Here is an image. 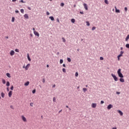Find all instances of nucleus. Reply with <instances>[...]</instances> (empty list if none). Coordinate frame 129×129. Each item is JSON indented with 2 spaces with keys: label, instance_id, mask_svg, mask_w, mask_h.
Returning a JSON list of instances; mask_svg holds the SVG:
<instances>
[{
  "label": "nucleus",
  "instance_id": "obj_4",
  "mask_svg": "<svg viewBox=\"0 0 129 129\" xmlns=\"http://www.w3.org/2000/svg\"><path fill=\"white\" fill-rule=\"evenodd\" d=\"M83 6H84V8L85 9V10H86V11H88V6L87 5V4L84 3V4H83Z\"/></svg>",
  "mask_w": 129,
  "mask_h": 129
},
{
  "label": "nucleus",
  "instance_id": "obj_19",
  "mask_svg": "<svg viewBox=\"0 0 129 129\" xmlns=\"http://www.w3.org/2000/svg\"><path fill=\"white\" fill-rule=\"evenodd\" d=\"M1 96L3 97V98H4V97H5V93L3 92L1 93Z\"/></svg>",
  "mask_w": 129,
  "mask_h": 129
},
{
  "label": "nucleus",
  "instance_id": "obj_24",
  "mask_svg": "<svg viewBox=\"0 0 129 129\" xmlns=\"http://www.w3.org/2000/svg\"><path fill=\"white\" fill-rule=\"evenodd\" d=\"M104 3L106 4V5H108V1L107 0H104Z\"/></svg>",
  "mask_w": 129,
  "mask_h": 129
},
{
  "label": "nucleus",
  "instance_id": "obj_45",
  "mask_svg": "<svg viewBox=\"0 0 129 129\" xmlns=\"http://www.w3.org/2000/svg\"><path fill=\"white\" fill-rule=\"evenodd\" d=\"M46 15H47V16H49V15H50V13H49V12H46Z\"/></svg>",
  "mask_w": 129,
  "mask_h": 129
},
{
  "label": "nucleus",
  "instance_id": "obj_41",
  "mask_svg": "<svg viewBox=\"0 0 129 129\" xmlns=\"http://www.w3.org/2000/svg\"><path fill=\"white\" fill-rule=\"evenodd\" d=\"M60 7H64V3H61Z\"/></svg>",
  "mask_w": 129,
  "mask_h": 129
},
{
  "label": "nucleus",
  "instance_id": "obj_27",
  "mask_svg": "<svg viewBox=\"0 0 129 129\" xmlns=\"http://www.w3.org/2000/svg\"><path fill=\"white\" fill-rule=\"evenodd\" d=\"M20 11H21V13H22V14H24V9H21L20 10Z\"/></svg>",
  "mask_w": 129,
  "mask_h": 129
},
{
  "label": "nucleus",
  "instance_id": "obj_10",
  "mask_svg": "<svg viewBox=\"0 0 129 129\" xmlns=\"http://www.w3.org/2000/svg\"><path fill=\"white\" fill-rule=\"evenodd\" d=\"M12 94H13V91H10L8 94L9 97H12Z\"/></svg>",
  "mask_w": 129,
  "mask_h": 129
},
{
  "label": "nucleus",
  "instance_id": "obj_20",
  "mask_svg": "<svg viewBox=\"0 0 129 129\" xmlns=\"http://www.w3.org/2000/svg\"><path fill=\"white\" fill-rule=\"evenodd\" d=\"M62 42H63V43H65V42H66V40L65 39V38L64 37H62Z\"/></svg>",
  "mask_w": 129,
  "mask_h": 129
},
{
  "label": "nucleus",
  "instance_id": "obj_13",
  "mask_svg": "<svg viewBox=\"0 0 129 129\" xmlns=\"http://www.w3.org/2000/svg\"><path fill=\"white\" fill-rule=\"evenodd\" d=\"M115 9L116 13H120V11H119V10H117L116 7H115Z\"/></svg>",
  "mask_w": 129,
  "mask_h": 129
},
{
  "label": "nucleus",
  "instance_id": "obj_55",
  "mask_svg": "<svg viewBox=\"0 0 129 129\" xmlns=\"http://www.w3.org/2000/svg\"><path fill=\"white\" fill-rule=\"evenodd\" d=\"M62 66L63 67H66V65H65V64H63Z\"/></svg>",
  "mask_w": 129,
  "mask_h": 129
},
{
  "label": "nucleus",
  "instance_id": "obj_12",
  "mask_svg": "<svg viewBox=\"0 0 129 129\" xmlns=\"http://www.w3.org/2000/svg\"><path fill=\"white\" fill-rule=\"evenodd\" d=\"M117 112H118L121 116L123 115V113H122V112L120 110H117Z\"/></svg>",
  "mask_w": 129,
  "mask_h": 129
},
{
  "label": "nucleus",
  "instance_id": "obj_61",
  "mask_svg": "<svg viewBox=\"0 0 129 129\" xmlns=\"http://www.w3.org/2000/svg\"><path fill=\"white\" fill-rule=\"evenodd\" d=\"M59 52L56 53V55H59Z\"/></svg>",
  "mask_w": 129,
  "mask_h": 129
},
{
  "label": "nucleus",
  "instance_id": "obj_2",
  "mask_svg": "<svg viewBox=\"0 0 129 129\" xmlns=\"http://www.w3.org/2000/svg\"><path fill=\"white\" fill-rule=\"evenodd\" d=\"M111 76L113 77L115 81H117L118 79H117V77L115 76V75L113 74H111Z\"/></svg>",
  "mask_w": 129,
  "mask_h": 129
},
{
  "label": "nucleus",
  "instance_id": "obj_43",
  "mask_svg": "<svg viewBox=\"0 0 129 129\" xmlns=\"http://www.w3.org/2000/svg\"><path fill=\"white\" fill-rule=\"evenodd\" d=\"M124 10L125 11V12H127V8L125 7L124 8Z\"/></svg>",
  "mask_w": 129,
  "mask_h": 129
},
{
  "label": "nucleus",
  "instance_id": "obj_1",
  "mask_svg": "<svg viewBox=\"0 0 129 129\" xmlns=\"http://www.w3.org/2000/svg\"><path fill=\"white\" fill-rule=\"evenodd\" d=\"M120 71H121V70L120 69H118L117 71V74L119 77H120V78H123V75L121 74Z\"/></svg>",
  "mask_w": 129,
  "mask_h": 129
},
{
  "label": "nucleus",
  "instance_id": "obj_5",
  "mask_svg": "<svg viewBox=\"0 0 129 129\" xmlns=\"http://www.w3.org/2000/svg\"><path fill=\"white\" fill-rule=\"evenodd\" d=\"M33 33L35 36H37V37H39L40 34L38 32H37L36 31H34Z\"/></svg>",
  "mask_w": 129,
  "mask_h": 129
},
{
  "label": "nucleus",
  "instance_id": "obj_60",
  "mask_svg": "<svg viewBox=\"0 0 129 129\" xmlns=\"http://www.w3.org/2000/svg\"><path fill=\"white\" fill-rule=\"evenodd\" d=\"M62 111V110H60V111H59L58 113H60V112H61Z\"/></svg>",
  "mask_w": 129,
  "mask_h": 129
},
{
  "label": "nucleus",
  "instance_id": "obj_30",
  "mask_svg": "<svg viewBox=\"0 0 129 129\" xmlns=\"http://www.w3.org/2000/svg\"><path fill=\"white\" fill-rule=\"evenodd\" d=\"M67 60H68V62H71V58L68 57Z\"/></svg>",
  "mask_w": 129,
  "mask_h": 129
},
{
  "label": "nucleus",
  "instance_id": "obj_62",
  "mask_svg": "<svg viewBox=\"0 0 129 129\" xmlns=\"http://www.w3.org/2000/svg\"><path fill=\"white\" fill-rule=\"evenodd\" d=\"M30 36H31V37H33V34H30Z\"/></svg>",
  "mask_w": 129,
  "mask_h": 129
},
{
  "label": "nucleus",
  "instance_id": "obj_32",
  "mask_svg": "<svg viewBox=\"0 0 129 129\" xmlns=\"http://www.w3.org/2000/svg\"><path fill=\"white\" fill-rule=\"evenodd\" d=\"M12 22L13 23H14V22H15V18H14V17H12Z\"/></svg>",
  "mask_w": 129,
  "mask_h": 129
},
{
  "label": "nucleus",
  "instance_id": "obj_31",
  "mask_svg": "<svg viewBox=\"0 0 129 129\" xmlns=\"http://www.w3.org/2000/svg\"><path fill=\"white\" fill-rule=\"evenodd\" d=\"M53 102H56V98L55 97L53 98Z\"/></svg>",
  "mask_w": 129,
  "mask_h": 129
},
{
  "label": "nucleus",
  "instance_id": "obj_11",
  "mask_svg": "<svg viewBox=\"0 0 129 129\" xmlns=\"http://www.w3.org/2000/svg\"><path fill=\"white\" fill-rule=\"evenodd\" d=\"M123 51H120V54H119L118 55V57H120H120H122V54H123Z\"/></svg>",
  "mask_w": 129,
  "mask_h": 129
},
{
  "label": "nucleus",
  "instance_id": "obj_36",
  "mask_svg": "<svg viewBox=\"0 0 129 129\" xmlns=\"http://www.w3.org/2000/svg\"><path fill=\"white\" fill-rule=\"evenodd\" d=\"M126 48H129V44H126L125 45Z\"/></svg>",
  "mask_w": 129,
  "mask_h": 129
},
{
  "label": "nucleus",
  "instance_id": "obj_49",
  "mask_svg": "<svg viewBox=\"0 0 129 129\" xmlns=\"http://www.w3.org/2000/svg\"><path fill=\"white\" fill-rule=\"evenodd\" d=\"M15 13H16V14H18L19 11H18V10L15 11Z\"/></svg>",
  "mask_w": 129,
  "mask_h": 129
},
{
  "label": "nucleus",
  "instance_id": "obj_56",
  "mask_svg": "<svg viewBox=\"0 0 129 129\" xmlns=\"http://www.w3.org/2000/svg\"><path fill=\"white\" fill-rule=\"evenodd\" d=\"M33 33L35 32V31H36V30H35V28H33Z\"/></svg>",
  "mask_w": 129,
  "mask_h": 129
},
{
  "label": "nucleus",
  "instance_id": "obj_28",
  "mask_svg": "<svg viewBox=\"0 0 129 129\" xmlns=\"http://www.w3.org/2000/svg\"><path fill=\"white\" fill-rule=\"evenodd\" d=\"M86 24H87V26H90V23H89V22L88 21H87L86 22Z\"/></svg>",
  "mask_w": 129,
  "mask_h": 129
},
{
  "label": "nucleus",
  "instance_id": "obj_44",
  "mask_svg": "<svg viewBox=\"0 0 129 129\" xmlns=\"http://www.w3.org/2000/svg\"><path fill=\"white\" fill-rule=\"evenodd\" d=\"M56 22H57V23H60V21L59 20V19H56Z\"/></svg>",
  "mask_w": 129,
  "mask_h": 129
},
{
  "label": "nucleus",
  "instance_id": "obj_35",
  "mask_svg": "<svg viewBox=\"0 0 129 129\" xmlns=\"http://www.w3.org/2000/svg\"><path fill=\"white\" fill-rule=\"evenodd\" d=\"M75 76H76V77H78V72L76 73Z\"/></svg>",
  "mask_w": 129,
  "mask_h": 129
},
{
  "label": "nucleus",
  "instance_id": "obj_33",
  "mask_svg": "<svg viewBox=\"0 0 129 129\" xmlns=\"http://www.w3.org/2000/svg\"><path fill=\"white\" fill-rule=\"evenodd\" d=\"M59 63H60V64H62L63 63V59H60Z\"/></svg>",
  "mask_w": 129,
  "mask_h": 129
},
{
  "label": "nucleus",
  "instance_id": "obj_26",
  "mask_svg": "<svg viewBox=\"0 0 129 129\" xmlns=\"http://www.w3.org/2000/svg\"><path fill=\"white\" fill-rule=\"evenodd\" d=\"M71 22H72V23H75V19H72L71 20Z\"/></svg>",
  "mask_w": 129,
  "mask_h": 129
},
{
  "label": "nucleus",
  "instance_id": "obj_39",
  "mask_svg": "<svg viewBox=\"0 0 129 129\" xmlns=\"http://www.w3.org/2000/svg\"><path fill=\"white\" fill-rule=\"evenodd\" d=\"M32 93H33V94H35V93H36V90H33V91H32Z\"/></svg>",
  "mask_w": 129,
  "mask_h": 129
},
{
  "label": "nucleus",
  "instance_id": "obj_50",
  "mask_svg": "<svg viewBox=\"0 0 129 129\" xmlns=\"http://www.w3.org/2000/svg\"><path fill=\"white\" fill-rule=\"evenodd\" d=\"M117 59H118V61H119V60H120V57H118V56H117Z\"/></svg>",
  "mask_w": 129,
  "mask_h": 129
},
{
  "label": "nucleus",
  "instance_id": "obj_21",
  "mask_svg": "<svg viewBox=\"0 0 129 129\" xmlns=\"http://www.w3.org/2000/svg\"><path fill=\"white\" fill-rule=\"evenodd\" d=\"M49 19H50L51 21H54V17H53L52 16H50L49 17Z\"/></svg>",
  "mask_w": 129,
  "mask_h": 129
},
{
  "label": "nucleus",
  "instance_id": "obj_6",
  "mask_svg": "<svg viewBox=\"0 0 129 129\" xmlns=\"http://www.w3.org/2000/svg\"><path fill=\"white\" fill-rule=\"evenodd\" d=\"M11 56H14L15 55V51L11 50L10 53Z\"/></svg>",
  "mask_w": 129,
  "mask_h": 129
},
{
  "label": "nucleus",
  "instance_id": "obj_7",
  "mask_svg": "<svg viewBox=\"0 0 129 129\" xmlns=\"http://www.w3.org/2000/svg\"><path fill=\"white\" fill-rule=\"evenodd\" d=\"M31 66V64L28 63L26 67H25V70H28L29 69V68Z\"/></svg>",
  "mask_w": 129,
  "mask_h": 129
},
{
  "label": "nucleus",
  "instance_id": "obj_34",
  "mask_svg": "<svg viewBox=\"0 0 129 129\" xmlns=\"http://www.w3.org/2000/svg\"><path fill=\"white\" fill-rule=\"evenodd\" d=\"M62 72H63L64 73H66V69H62Z\"/></svg>",
  "mask_w": 129,
  "mask_h": 129
},
{
  "label": "nucleus",
  "instance_id": "obj_40",
  "mask_svg": "<svg viewBox=\"0 0 129 129\" xmlns=\"http://www.w3.org/2000/svg\"><path fill=\"white\" fill-rule=\"evenodd\" d=\"M10 89L11 90H14V86H12Z\"/></svg>",
  "mask_w": 129,
  "mask_h": 129
},
{
  "label": "nucleus",
  "instance_id": "obj_17",
  "mask_svg": "<svg viewBox=\"0 0 129 129\" xmlns=\"http://www.w3.org/2000/svg\"><path fill=\"white\" fill-rule=\"evenodd\" d=\"M6 75L9 78H11V74L10 73H7Z\"/></svg>",
  "mask_w": 129,
  "mask_h": 129
},
{
  "label": "nucleus",
  "instance_id": "obj_37",
  "mask_svg": "<svg viewBox=\"0 0 129 129\" xmlns=\"http://www.w3.org/2000/svg\"><path fill=\"white\" fill-rule=\"evenodd\" d=\"M15 52H17V53H19V52H20V51L18 49H15Z\"/></svg>",
  "mask_w": 129,
  "mask_h": 129
},
{
  "label": "nucleus",
  "instance_id": "obj_47",
  "mask_svg": "<svg viewBox=\"0 0 129 129\" xmlns=\"http://www.w3.org/2000/svg\"><path fill=\"white\" fill-rule=\"evenodd\" d=\"M100 60H103V57L101 56L100 57Z\"/></svg>",
  "mask_w": 129,
  "mask_h": 129
},
{
  "label": "nucleus",
  "instance_id": "obj_63",
  "mask_svg": "<svg viewBox=\"0 0 129 129\" xmlns=\"http://www.w3.org/2000/svg\"><path fill=\"white\" fill-rule=\"evenodd\" d=\"M55 86H56L55 85H54L52 87L54 88V87H55Z\"/></svg>",
  "mask_w": 129,
  "mask_h": 129
},
{
  "label": "nucleus",
  "instance_id": "obj_14",
  "mask_svg": "<svg viewBox=\"0 0 129 129\" xmlns=\"http://www.w3.org/2000/svg\"><path fill=\"white\" fill-rule=\"evenodd\" d=\"M24 17L25 19H29V16L28 15V14H25L24 15Z\"/></svg>",
  "mask_w": 129,
  "mask_h": 129
},
{
  "label": "nucleus",
  "instance_id": "obj_58",
  "mask_svg": "<svg viewBox=\"0 0 129 129\" xmlns=\"http://www.w3.org/2000/svg\"><path fill=\"white\" fill-rule=\"evenodd\" d=\"M12 2L14 3L15 2H17V0H12Z\"/></svg>",
  "mask_w": 129,
  "mask_h": 129
},
{
  "label": "nucleus",
  "instance_id": "obj_15",
  "mask_svg": "<svg viewBox=\"0 0 129 129\" xmlns=\"http://www.w3.org/2000/svg\"><path fill=\"white\" fill-rule=\"evenodd\" d=\"M119 81L120 82H122V83L124 82V79H123L122 78H120Z\"/></svg>",
  "mask_w": 129,
  "mask_h": 129
},
{
  "label": "nucleus",
  "instance_id": "obj_54",
  "mask_svg": "<svg viewBox=\"0 0 129 129\" xmlns=\"http://www.w3.org/2000/svg\"><path fill=\"white\" fill-rule=\"evenodd\" d=\"M80 13L81 14V15H83V12H80Z\"/></svg>",
  "mask_w": 129,
  "mask_h": 129
},
{
  "label": "nucleus",
  "instance_id": "obj_25",
  "mask_svg": "<svg viewBox=\"0 0 129 129\" xmlns=\"http://www.w3.org/2000/svg\"><path fill=\"white\" fill-rule=\"evenodd\" d=\"M6 86H10V82H7Z\"/></svg>",
  "mask_w": 129,
  "mask_h": 129
},
{
  "label": "nucleus",
  "instance_id": "obj_3",
  "mask_svg": "<svg viewBox=\"0 0 129 129\" xmlns=\"http://www.w3.org/2000/svg\"><path fill=\"white\" fill-rule=\"evenodd\" d=\"M21 118H22L23 121H24V122H27V118H26V117H25L24 115L21 116Z\"/></svg>",
  "mask_w": 129,
  "mask_h": 129
},
{
  "label": "nucleus",
  "instance_id": "obj_42",
  "mask_svg": "<svg viewBox=\"0 0 129 129\" xmlns=\"http://www.w3.org/2000/svg\"><path fill=\"white\" fill-rule=\"evenodd\" d=\"M20 3H23V4H25V2H24V1L21 0V1H20Z\"/></svg>",
  "mask_w": 129,
  "mask_h": 129
},
{
  "label": "nucleus",
  "instance_id": "obj_22",
  "mask_svg": "<svg viewBox=\"0 0 129 129\" xmlns=\"http://www.w3.org/2000/svg\"><path fill=\"white\" fill-rule=\"evenodd\" d=\"M2 83H3V84H6V80L5 79H3Z\"/></svg>",
  "mask_w": 129,
  "mask_h": 129
},
{
  "label": "nucleus",
  "instance_id": "obj_16",
  "mask_svg": "<svg viewBox=\"0 0 129 129\" xmlns=\"http://www.w3.org/2000/svg\"><path fill=\"white\" fill-rule=\"evenodd\" d=\"M29 84H30V82H27L26 83H25L24 85L25 86H28V85H29Z\"/></svg>",
  "mask_w": 129,
  "mask_h": 129
},
{
  "label": "nucleus",
  "instance_id": "obj_46",
  "mask_svg": "<svg viewBox=\"0 0 129 129\" xmlns=\"http://www.w3.org/2000/svg\"><path fill=\"white\" fill-rule=\"evenodd\" d=\"M103 103H104V101H101V104H103Z\"/></svg>",
  "mask_w": 129,
  "mask_h": 129
},
{
  "label": "nucleus",
  "instance_id": "obj_23",
  "mask_svg": "<svg viewBox=\"0 0 129 129\" xmlns=\"http://www.w3.org/2000/svg\"><path fill=\"white\" fill-rule=\"evenodd\" d=\"M83 90L84 92H85L87 91V89L85 88H84L83 89Z\"/></svg>",
  "mask_w": 129,
  "mask_h": 129
},
{
  "label": "nucleus",
  "instance_id": "obj_51",
  "mask_svg": "<svg viewBox=\"0 0 129 129\" xmlns=\"http://www.w3.org/2000/svg\"><path fill=\"white\" fill-rule=\"evenodd\" d=\"M7 91H10V88H9V87H7Z\"/></svg>",
  "mask_w": 129,
  "mask_h": 129
},
{
  "label": "nucleus",
  "instance_id": "obj_59",
  "mask_svg": "<svg viewBox=\"0 0 129 129\" xmlns=\"http://www.w3.org/2000/svg\"><path fill=\"white\" fill-rule=\"evenodd\" d=\"M112 129H117L116 127L112 128Z\"/></svg>",
  "mask_w": 129,
  "mask_h": 129
},
{
  "label": "nucleus",
  "instance_id": "obj_57",
  "mask_svg": "<svg viewBox=\"0 0 129 129\" xmlns=\"http://www.w3.org/2000/svg\"><path fill=\"white\" fill-rule=\"evenodd\" d=\"M116 93H117V94H120V92H117Z\"/></svg>",
  "mask_w": 129,
  "mask_h": 129
},
{
  "label": "nucleus",
  "instance_id": "obj_53",
  "mask_svg": "<svg viewBox=\"0 0 129 129\" xmlns=\"http://www.w3.org/2000/svg\"><path fill=\"white\" fill-rule=\"evenodd\" d=\"M28 9L29 10V11H31V10L30 7H28Z\"/></svg>",
  "mask_w": 129,
  "mask_h": 129
},
{
  "label": "nucleus",
  "instance_id": "obj_9",
  "mask_svg": "<svg viewBox=\"0 0 129 129\" xmlns=\"http://www.w3.org/2000/svg\"><path fill=\"white\" fill-rule=\"evenodd\" d=\"M112 107H113V106H112V105L109 104V105H108V106H107V109H110L111 108H112Z\"/></svg>",
  "mask_w": 129,
  "mask_h": 129
},
{
  "label": "nucleus",
  "instance_id": "obj_29",
  "mask_svg": "<svg viewBox=\"0 0 129 129\" xmlns=\"http://www.w3.org/2000/svg\"><path fill=\"white\" fill-rule=\"evenodd\" d=\"M128 39H129V35H128L127 36V37H126V38H125V41H127V40H128Z\"/></svg>",
  "mask_w": 129,
  "mask_h": 129
},
{
  "label": "nucleus",
  "instance_id": "obj_38",
  "mask_svg": "<svg viewBox=\"0 0 129 129\" xmlns=\"http://www.w3.org/2000/svg\"><path fill=\"white\" fill-rule=\"evenodd\" d=\"M95 29H96V27H93L92 28V31H94V30H95Z\"/></svg>",
  "mask_w": 129,
  "mask_h": 129
},
{
  "label": "nucleus",
  "instance_id": "obj_18",
  "mask_svg": "<svg viewBox=\"0 0 129 129\" xmlns=\"http://www.w3.org/2000/svg\"><path fill=\"white\" fill-rule=\"evenodd\" d=\"M27 58L28 59V61H31V58H30V56L29 55V54H27Z\"/></svg>",
  "mask_w": 129,
  "mask_h": 129
},
{
  "label": "nucleus",
  "instance_id": "obj_48",
  "mask_svg": "<svg viewBox=\"0 0 129 129\" xmlns=\"http://www.w3.org/2000/svg\"><path fill=\"white\" fill-rule=\"evenodd\" d=\"M33 105H34V103H30V106H33Z\"/></svg>",
  "mask_w": 129,
  "mask_h": 129
},
{
  "label": "nucleus",
  "instance_id": "obj_8",
  "mask_svg": "<svg viewBox=\"0 0 129 129\" xmlns=\"http://www.w3.org/2000/svg\"><path fill=\"white\" fill-rule=\"evenodd\" d=\"M97 105V104L96 103H92V107L93 108H95V107H96Z\"/></svg>",
  "mask_w": 129,
  "mask_h": 129
},
{
  "label": "nucleus",
  "instance_id": "obj_52",
  "mask_svg": "<svg viewBox=\"0 0 129 129\" xmlns=\"http://www.w3.org/2000/svg\"><path fill=\"white\" fill-rule=\"evenodd\" d=\"M42 82L43 83H45V79H43V80H42Z\"/></svg>",
  "mask_w": 129,
  "mask_h": 129
},
{
  "label": "nucleus",
  "instance_id": "obj_64",
  "mask_svg": "<svg viewBox=\"0 0 129 129\" xmlns=\"http://www.w3.org/2000/svg\"><path fill=\"white\" fill-rule=\"evenodd\" d=\"M123 48L122 47H121V48H120V50H123Z\"/></svg>",
  "mask_w": 129,
  "mask_h": 129
}]
</instances>
